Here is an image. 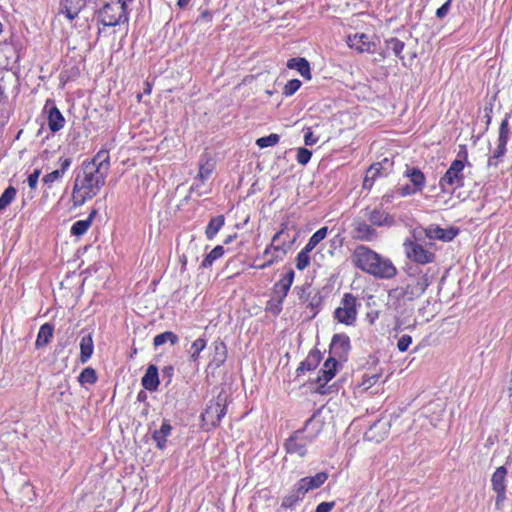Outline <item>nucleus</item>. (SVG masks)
<instances>
[{"label": "nucleus", "mask_w": 512, "mask_h": 512, "mask_svg": "<svg viewBox=\"0 0 512 512\" xmlns=\"http://www.w3.org/2000/svg\"><path fill=\"white\" fill-rule=\"evenodd\" d=\"M351 261L361 271L379 279H391L397 269L389 258H386L365 245L355 247Z\"/></svg>", "instance_id": "f257e3e1"}, {"label": "nucleus", "mask_w": 512, "mask_h": 512, "mask_svg": "<svg viewBox=\"0 0 512 512\" xmlns=\"http://www.w3.org/2000/svg\"><path fill=\"white\" fill-rule=\"evenodd\" d=\"M107 175L96 171L89 164H81L76 172L72 199L74 206H81L95 197L105 185Z\"/></svg>", "instance_id": "f03ea898"}, {"label": "nucleus", "mask_w": 512, "mask_h": 512, "mask_svg": "<svg viewBox=\"0 0 512 512\" xmlns=\"http://www.w3.org/2000/svg\"><path fill=\"white\" fill-rule=\"evenodd\" d=\"M464 167V161L461 159H455L451 163L439 181V186L444 193H451L464 185Z\"/></svg>", "instance_id": "7ed1b4c3"}, {"label": "nucleus", "mask_w": 512, "mask_h": 512, "mask_svg": "<svg viewBox=\"0 0 512 512\" xmlns=\"http://www.w3.org/2000/svg\"><path fill=\"white\" fill-rule=\"evenodd\" d=\"M98 21L108 27L117 26L128 21V14L119 3L107 2L95 11Z\"/></svg>", "instance_id": "20e7f679"}, {"label": "nucleus", "mask_w": 512, "mask_h": 512, "mask_svg": "<svg viewBox=\"0 0 512 512\" xmlns=\"http://www.w3.org/2000/svg\"><path fill=\"white\" fill-rule=\"evenodd\" d=\"M226 415V397L219 394L215 399L209 401L204 412L201 414L203 426L207 429L219 425L221 419Z\"/></svg>", "instance_id": "39448f33"}, {"label": "nucleus", "mask_w": 512, "mask_h": 512, "mask_svg": "<svg viewBox=\"0 0 512 512\" xmlns=\"http://www.w3.org/2000/svg\"><path fill=\"white\" fill-rule=\"evenodd\" d=\"M334 318L345 325H354L357 319V298L351 293H345L341 305L334 311Z\"/></svg>", "instance_id": "423d86ee"}, {"label": "nucleus", "mask_w": 512, "mask_h": 512, "mask_svg": "<svg viewBox=\"0 0 512 512\" xmlns=\"http://www.w3.org/2000/svg\"><path fill=\"white\" fill-rule=\"evenodd\" d=\"M305 428L295 431L284 443L287 454L303 458L307 454V446L310 445L315 436L304 434Z\"/></svg>", "instance_id": "0eeeda50"}, {"label": "nucleus", "mask_w": 512, "mask_h": 512, "mask_svg": "<svg viewBox=\"0 0 512 512\" xmlns=\"http://www.w3.org/2000/svg\"><path fill=\"white\" fill-rule=\"evenodd\" d=\"M429 285V277L427 274H424L414 279L411 283H408L405 287L394 289L393 293L394 296L398 299H406L408 301H412L420 297Z\"/></svg>", "instance_id": "6e6552de"}, {"label": "nucleus", "mask_w": 512, "mask_h": 512, "mask_svg": "<svg viewBox=\"0 0 512 512\" xmlns=\"http://www.w3.org/2000/svg\"><path fill=\"white\" fill-rule=\"evenodd\" d=\"M405 252L409 259L418 264H427L433 262L435 255L426 250L421 244L414 241H405Z\"/></svg>", "instance_id": "1a4fd4ad"}, {"label": "nucleus", "mask_w": 512, "mask_h": 512, "mask_svg": "<svg viewBox=\"0 0 512 512\" xmlns=\"http://www.w3.org/2000/svg\"><path fill=\"white\" fill-rule=\"evenodd\" d=\"M506 475L507 469L504 466H500L496 469L491 478L492 488L497 494L495 501L497 509H501L503 502L506 499Z\"/></svg>", "instance_id": "9d476101"}, {"label": "nucleus", "mask_w": 512, "mask_h": 512, "mask_svg": "<svg viewBox=\"0 0 512 512\" xmlns=\"http://www.w3.org/2000/svg\"><path fill=\"white\" fill-rule=\"evenodd\" d=\"M351 349L350 338L344 333L335 334L330 343V357L346 360Z\"/></svg>", "instance_id": "9b49d317"}, {"label": "nucleus", "mask_w": 512, "mask_h": 512, "mask_svg": "<svg viewBox=\"0 0 512 512\" xmlns=\"http://www.w3.org/2000/svg\"><path fill=\"white\" fill-rule=\"evenodd\" d=\"M352 226L353 239L371 242L377 238V231L363 219H354Z\"/></svg>", "instance_id": "f8f14e48"}, {"label": "nucleus", "mask_w": 512, "mask_h": 512, "mask_svg": "<svg viewBox=\"0 0 512 512\" xmlns=\"http://www.w3.org/2000/svg\"><path fill=\"white\" fill-rule=\"evenodd\" d=\"M328 479L326 472H319L315 476L301 478L295 485L298 494L304 496L310 490H314L323 485Z\"/></svg>", "instance_id": "ddd939ff"}, {"label": "nucleus", "mask_w": 512, "mask_h": 512, "mask_svg": "<svg viewBox=\"0 0 512 512\" xmlns=\"http://www.w3.org/2000/svg\"><path fill=\"white\" fill-rule=\"evenodd\" d=\"M347 44L349 47L354 48L361 53H374L376 51L375 42L372 41L371 38L364 33L349 35L347 38Z\"/></svg>", "instance_id": "4468645a"}, {"label": "nucleus", "mask_w": 512, "mask_h": 512, "mask_svg": "<svg viewBox=\"0 0 512 512\" xmlns=\"http://www.w3.org/2000/svg\"><path fill=\"white\" fill-rule=\"evenodd\" d=\"M338 367V360H336L334 357H329L324 365L323 368L320 370L321 375L318 376L317 382L319 383V386L317 387V391L321 394H325V384H327L336 374Z\"/></svg>", "instance_id": "2eb2a0df"}, {"label": "nucleus", "mask_w": 512, "mask_h": 512, "mask_svg": "<svg viewBox=\"0 0 512 512\" xmlns=\"http://www.w3.org/2000/svg\"><path fill=\"white\" fill-rule=\"evenodd\" d=\"M288 228V224H282V228L279 232H277L271 241V249H272V255H280V260L283 259V257L287 254V252L291 249L292 245L294 244L296 237L294 236L292 240L287 243L286 241H280L282 237L285 235V229Z\"/></svg>", "instance_id": "dca6fc26"}, {"label": "nucleus", "mask_w": 512, "mask_h": 512, "mask_svg": "<svg viewBox=\"0 0 512 512\" xmlns=\"http://www.w3.org/2000/svg\"><path fill=\"white\" fill-rule=\"evenodd\" d=\"M364 215L371 223V225H375L378 227H391L395 224V219L389 213L384 212L381 209H369L366 208L364 210Z\"/></svg>", "instance_id": "f3484780"}, {"label": "nucleus", "mask_w": 512, "mask_h": 512, "mask_svg": "<svg viewBox=\"0 0 512 512\" xmlns=\"http://www.w3.org/2000/svg\"><path fill=\"white\" fill-rule=\"evenodd\" d=\"M82 164H89L93 169L105 175H108L110 170V155L106 149L99 150L91 160H86Z\"/></svg>", "instance_id": "a211bd4d"}, {"label": "nucleus", "mask_w": 512, "mask_h": 512, "mask_svg": "<svg viewBox=\"0 0 512 512\" xmlns=\"http://www.w3.org/2000/svg\"><path fill=\"white\" fill-rule=\"evenodd\" d=\"M458 234V230L454 228L443 229L436 225H430L425 229V235L427 238L433 240H442L445 242L453 240Z\"/></svg>", "instance_id": "6ab92c4d"}, {"label": "nucleus", "mask_w": 512, "mask_h": 512, "mask_svg": "<svg viewBox=\"0 0 512 512\" xmlns=\"http://www.w3.org/2000/svg\"><path fill=\"white\" fill-rule=\"evenodd\" d=\"M294 271L290 270L287 272L273 287V294L272 296H275L279 298V300H283L286 298L291 285L294 280Z\"/></svg>", "instance_id": "aec40b11"}, {"label": "nucleus", "mask_w": 512, "mask_h": 512, "mask_svg": "<svg viewBox=\"0 0 512 512\" xmlns=\"http://www.w3.org/2000/svg\"><path fill=\"white\" fill-rule=\"evenodd\" d=\"M86 4L87 0H60L61 11L69 20L75 19Z\"/></svg>", "instance_id": "412c9836"}, {"label": "nucleus", "mask_w": 512, "mask_h": 512, "mask_svg": "<svg viewBox=\"0 0 512 512\" xmlns=\"http://www.w3.org/2000/svg\"><path fill=\"white\" fill-rule=\"evenodd\" d=\"M159 383L158 368L156 365L150 364L141 379V384L148 391H156Z\"/></svg>", "instance_id": "4be33fe9"}, {"label": "nucleus", "mask_w": 512, "mask_h": 512, "mask_svg": "<svg viewBox=\"0 0 512 512\" xmlns=\"http://www.w3.org/2000/svg\"><path fill=\"white\" fill-rule=\"evenodd\" d=\"M214 353L209 366L214 368L221 367L227 359V347L226 344L221 340L213 342Z\"/></svg>", "instance_id": "5701e85b"}, {"label": "nucleus", "mask_w": 512, "mask_h": 512, "mask_svg": "<svg viewBox=\"0 0 512 512\" xmlns=\"http://www.w3.org/2000/svg\"><path fill=\"white\" fill-rule=\"evenodd\" d=\"M322 355L319 350H311L304 361L300 363V366L297 368L298 375L300 373H303L305 371H310L315 369L320 361H321Z\"/></svg>", "instance_id": "b1692460"}, {"label": "nucleus", "mask_w": 512, "mask_h": 512, "mask_svg": "<svg viewBox=\"0 0 512 512\" xmlns=\"http://www.w3.org/2000/svg\"><path fill=\"white\" fill-rule=\"evenodd\" d=\"M287 67L289 69H296L306 80L311 79L310 64L305 58H291L287 62Z\"/></svg>", "instance_id": "393cba45"}, {"label": "nucleus", "mask_w": 512, "mask_h": 512, "mask_svg": "<svg viewBox=\"0 0 512 512\" xmlns=\"http://www.w3.org/2000/svg\"><path fill=\"white\" fill-rule=\"evenodd\" d=\"M65 119L59 109L52 106L48 112V126L52 132H57L63 128Z\"/></svg>", "instance_id": "a878e982"}, {"label": "nucleus", "mask_w": 512, "mask_h": 512, "mask_svg": "<svg viewBox=\"0 0 512 512\" xmlns=\"http://www.w3.org/2000/svg\"><path fill=\"white\" fill-rule=\"evenodd\" d=\"M172 426L164 421L160 429L155 430L152 434L153 440L156 442L157 448L163 450L166 446V438L171 434Z\"/></svg>", "instance_id": "bb28decb"}, {"label": "nucleus", "mask_w": 512, "mask_h": 512, "mask_svg": "<svg viewBox=\"0 0 512 512\" xmlns=\"http://www.w3.org/2000/svg\"><path fill=\"white\" fill-rule=\"evenodd\" d=\"M54 326L50 323H44L38 332L35 342L36 348H41L48 345L53 337Z\"/></svg>", "instance_id": "cd10ccee"}, {"label": "nucleus", "mask_w": 512, "mask_h": 512, "mask_svg": "<svg viewBox=\"0 0 512 512\" xmlns=\"http://www.w3.org/2000/svg\"><path fill=\"white\" fill-rule=\"evenodd\" d=\"M60 161H61V163H60L59 169H56V170L52 171L51 173L46 174L43 177L44 184L50 185L54 181L60 179L65 174V172L69 169V167L72 163L70 158L60 159Z\"/></svg>", "instance_id": "c85d7f7f"}, {"label": "nucleus", "mask_w": 512, "mask_h": 512, "mask_svg": "<svg viewBox=\"0 0 512 512\" xmlns=\"http://www.w3.org/2000/svg\"><path fill=\"white\" fill-rule=\"evenodd\" d=\"M405 175L410 179L413 187L418 191H422L425 186V176L423 172L416 167L408 168L405 172Z\"/></svg>", "instance_id": "c756f323"}, {"label": "nucleus", "mask_w": 512, "mask_h": 512, "mask_svg": "<svg viewBox=\"0 0 512 512\" xmlns=\"http://www.w3.org/2000/svg\"><path fill=\"white\" fill-rule=\"evenodd\" d=\"M94 350L93 339L90 334L82 337L80 341V361L86 363L92 356Z\"/></svg>", "instance_id": "7c9ffc66"}, {"label": "nucleus", "mask_w": 512, "mask_h": 512, "mask_svg": "<svg viewBox=\"0 0 512 512\" xmlns=\"http://www.w3.org/2000/svg\"><path fill=\"white\" fill-rule=\"evenodd\" d=\"M225 223V217L223 215H218L210 219L208 225L205 229V235L207 239L212 240L220 231Z\"/></svg>", "instance_id": "2f4dec72"}, {"label": "nucleus", "mask_w": 512, "mask_h": 512, "mask_svg": "<svg viewBox=\"0 0 512 512\" xmlns=\"http://www.w3.org/2000/svg\"><path fill=\"white\" fill-rule=\"evenodd\" d=\"M96 213V210H93L87 219L76 221L71 227V234L75 236H82L85 234L91 226Z\"/></svg>", "instance_id": "473e14b6"}, {"label": "nucleus", "mask_w": 512, "mask_h": 512, "mask_svg": "<svg viewBox=\"0 0 512 512\" xmlns=\"http://www.w3.org/2000/svg\"><path fill=\"white\" fill-rule=\"evenodd\" d=\"M215 168V163L213 160L208 159L206 157H201L199 162V173H198V179H200L202 182L207 180L211 173L213 172Z\"/></svg>", "instance_id": "72a5a7b5"}, {"label": "nucleus", "mask_w": 512, "mask_h": 512, "mask_svg": "<svg viewBox=\"0 0 512 512\" xmlns=\"http://www.w3.org/2000/svg\"><path fill=\"white\" fill-rule=\"evenodd\" d=\"M224 247L222 245H217L214 247L210 253H208L201 263L202 268H209L213 265V263L221 258L224 255Z\"/></svg>", "instance_id": "f704fd0d"}, {"label": "nucleus", "mask_w": 512, "mask_h": 512, "mask_svg": "<svg viewBox=\"0 0 512 512\" xmlns=\"http://www.w3.org/2000/svg\"><path fill=\"white\" fill-rule=\"evenodd\" d=\"M386 50L391 51L397 58L403 60L402 51L405 47V43L398 38H390L385 41Z\"/></svg>", "instance_id": "c9c22d12"}, {"label": "nucleus", "mask_w": 512, "mask_h": 512, "mask_svg": "<svg viewBox=\"0 0 512 512\" xmlns=\"http://www.w3.org/2000/svg\"><path fill=\"white\" fill-rule=\"evenodd\" d=\"M328 228L322 227L318 229L308 240V243L304 247L306 251H312L325 237L327 236Z\"/></svg>", "instance_id": "e433bc0d"}, {"label": "nucleus", "mask_w": 512, "mask_h": 512, "mask_svg": "<svg viewBox=\"0 0 512 512\" xmlns=\"http://www.w3.org/2000/svg\"><path fill=\"white\" fill-rule=\"evenodd\" d=\"M206 344L207 342L204 338H198L192 343L190 349L188 350L191 361H198L200 353L206 348Z\"/></svg>", "instance_id": "4c0bfd02"}, {"label": "nucleus", "mask_w": 512, "mask_h": 512, "mask_svg": "<svg viewBox=\"0 0 512 512\" xmlns=\"http://www.w3.org/2000/svg\"><path fill=\"white\" fill-rule=\"evenodd\" d=\"M166 342H170L171 345L178 343V336L172 331H165L164 333L158 334L153 339L155 347L161 346Z\"/></svg>", "instance_id": "58836bf2"}, {"label": "nucleus", "mask_w": 512, "mask_h": 512, "mask_svg": "<svg viewBox=\"0 0 512 512\" xmlns=\"http://www.w3.org/2000/svg\"><path fill=\"white\" fill-rule=\"evenodd\" d=\"M80 384H94L97 381L96 371L91 367H86L82 370L78 377Z\"/></svg>", "instance_id": "ea45409f"}, {"label": "nucleus", "mask_w": 512, "mask_h": 512, "mask_svg": "<svg viewBox=\"0 0 512 512\" xmlns=\"http://www.w3.org/2000/svg\"><path fill=\"white\" fill-rule=\"evenodd\" d=\"M16 193L17 191L13 186H9L4 190L0 196V211L5 209L14 200Z\"/></svg>", "instance_id": "a19ab883"}, {"label": "nucleus", "mask_w": 512, "mask_h": 512, "mask_svg": "<svg viewBox=\"0 0 512 512\" xmlns=\"http://www.w3.org/2000/svg\"><path fill=\"white\" fill-rule=\"evenodd\" d=\"M509 114H506L499 127L498 142L507 144L510 137V129L508 124Z\"/></svg>", "instance_id": "79ce46f5"}, {"label": "nucleus", "mask_w": 512, "mask_h": 512, "mask_svg": "<svg viewBox=\"0 0 512 512\" xmlns=\"http://www.w3.org/2000/svg\"><path fill=\"white\" fill-rule=\"evenodd\" d=\"M310 251H306L305 248H303L296 257V268L300 271L307 268L310 264Z\"/></svg>", "instance_id": "37998d69"}, {"label": "nucleus", "mask_w": 512, "mask_h": 512, "mask_svg": "<svg viewBox=\"0 0 512 512\" xmlns=\"http://www.w3.org/2000/svg\"><path fill=\"white\" fill-rule=\"evenodd\" d=\"M279 139L280 137L278 134L272 133L268 136L258 138L256 140V144L260 148H266L277 144L279 142Z\"/></svg>", "instance_id": "c03bdc74"}, {"label": "nucleus", "mask_w": 512, "mask_h": 512, "mask_svg": "<svg viewBox=\"0 0 512 512\" xmlns=\"http://www.w3.org/2000/svg\"><path fill=\"white\" fill-rule=\"evenodd\" d=\"M307 303H308L307 307H309L311 309L312 317H314L318 313L319 308L322 304V296L320 295L319 292H316V293H314V295L310 296Z\"/></svg>", "instance_id": "a18cd8bd"}, {"label": "nucleus", "mask_w": 512, "mask_h": 512, "mask_svg": "<svg viewBox=\"0 0 512 512\" xmlns=\"http://www.w3.org/2000/svg\"><path fill=\"white\" fill-rule=\"evenodd\" d=\"M283 302V300H279V298L272 296L267 302L266 310L270 311L274 316H277L282 311Z\"/></svg>", "instance_id": "49530a36"}, {"label": "nucleus", "mask_w": 512, "mask_h": 512, "mask_svg": "<svg viewBox=\"0 0 512 512\" xmlns=\"http://www.w3.org/2000/svg\"><path fill=\"white\" fill-rule=\"evenodd\" d=\"M506 145L504 143L498 142V146L494 152V154L488 159V166H497L498 159L502 157L506 152Z\"/></svg>", "instance_id": "de8ad7c7"}, {"label": "nucleus", "mask_w": 512, "mask_h": 512, "mask_svg": "<svg viewBox=\"0 0 512 512\" xmlns=\"http://www.w3.org/2000/svg\"><path fill=\"white\" fill-rule=\"evenodd\" d=\"M301 87V81L292 79L284 86L283 94L285 96H292Z\"/></svg>", "instance_id": "09e8293b"}, {"label": "nucleus", "mask_w": 512, "mask_h": 512, "mask_svg": "<svg viewBox=\"0 0 512 512\" xmlns=\"http://www.w3.org/2000/svg\"><path fill=\"white\" fill-rule=\"evenodd\" d=\"M312 157V152L307 148L300 147L297 150V162L301 165H306Z\"/></svg>", "instance_id": "8fccbe9b"}, {"label": "nucleus", "mask_w": 512, "mask_h": 512, "mask_svg": "<svg viewBox=\"0 0 512 512\" xmlns=\"http://www.w3.org/2000/svg\"><path fill=\"white\" fill-rule=\"evenodd\" d=\"M302 497L303 496L297 492L295 494L288 495L283 498L281 506L284 508H292Z\"/></svg>", "instance_id": "3c124183"}, {"label": "nucleus", "mask_w": 512, "mask_h": 512, "mask_svg": "<svg viewBox=\"0 0 512 512\" xmlns=\"http://www.w3.org/2000/svg\"><path fill=\"white\" fill-rule=\"evenodd\" d=\"M380 377L381 374L379 373H374L372 375L365 374L363 376L362 385L365 387V389H369L371 386L378 382Z\"/></svg>", "instance_id": "603ef678"}, {"label": "nucleus", "mask_w": 512, "mask_h": 512, "mask_svg": "<svg viewBox=\"0 0 512 512\" xmlns=\"http://www.w3.org/2000/svg\"><path fill=\"white\" fill-rule=\"evenodd\" d=\"M298 297L302 302H307L311 296V286L303 285L301 287H296Z\"/></svg>", "instance_id": "864d4df0"}, {"label": "nucleus", "mask_w": 512, "mask_h": 512, "mask_svg": "<svg viewBox=\"0 0 512 512\" xmlns=\"http://www.w3.org/2000/svg\"><path fill=\"white\" fill-rule=\"evenodd\" d=\"M411 343L412 337L410 335L405 334L398 340L397 347L399 351L405 352Z\"/></svg>", "instance_id": "5fc2aeb1"}, {"label": "nucleus", "mask_w": 512, "mask_h": 512, "mask_svg": "<svg viewBox=\"0 0 512 512\" xmlns=\"http://www.w3.org/2000/svg\"><path fill=\"white\" fill-rule=\"evenodd\" d=\"M380 169H381V163H374V164H372V165L368 168V170H367V172H366V176H367L368 178H370V180H371L372 182H374V180L376 179V177H377V176L379 175V173H380Z\"/></svg>", "instance_id": "6e6d98bb"}, {"label": "nucleus", "mask_w": 512, "mask_h": 512, "mask_svg": "<svg viewBox=\"0 0 512 512\" xmlns=\"http://www.w3.org/2000/svg\"><path fill=\"white\" fill-rule=\"evenodd\" d=\"M452 0H447L441 7L436 11V17L443 19L450 11Z\"/></svg>", "instance_id": "4d7b16f0"}, {"label": "nucleus", "mask_w": 512, "mask_h": 512, "mask_svg": "<svg viewBox=\"0 0 512 512\" xmlns=\"http://www.w3.org/2000/svg\"><path fill=\"white\" fill-rule=\"evenodd\" d=\"M69 390V385L65 381L64 383H60L56 387L55 395H57V400L62 401L65 393Z\"/></svg>", "instance_id": "13d9d810"}, {"label": "nucleus", "mask_w": 512, "mask_h": 512, "mask_svg": "<svg viewBox=\"0 0 512 512\" xmlns=\"http://www.w3.org/2000/svg\"><path fill=\"white\" fill-rule=\"evenodd\" d=\"M39 176H40V170L36 169L34 170L33 173H31L28 178H27V182H28V186L31 188V189H35L36 186H37V183H38V179H39Z\"/></svg>", "instance_id": "bf43d9fd"}, {"label": "nucleus", "mask_w": 512, "mask_h": 512, "mask_svg": "<svg viewBox=\"0 0 512 512\" xmlns=\"http://www.w3.org/2000/svg\"><path fill=\"white\" fill-rule=\"evenodd\" d=\"M317 141H318V137L314 136L312 130L310 128H308L304 135L305 145L312 146L315 143H317Z\"/></svg>", "instance_id": "052dcab7"}, {"label": "nucleus", "mask_w": 512, "mask_h": 512, "mask_svg": "<svg viewBox=\"0 0 512 512\" xmlns=\"http://www.w3.org/2000/svg\"><path fill=\"white\" fill-rule=\"evenodd\" d=\"M335 506V502H321L314 512H330Z\"/></svg>", "instance_id": "680f3d73"}, {"label": "nucleus", "mask_w": 512, "mask_h": 512, "mask_svg": "<svg viewBox=\"0 0 512 512\" xmlns=\"http://www.w3.org/2000/svg\"><path fill=\"white\" fill-rule=\"evenodd\" d=\"M173 373H174V369L172 366H165L163 369H162V377L165 379H167V384L170 383L171 381V378L173 376Z\"/></svg>", "instance_id": "e2e57ef3"}, {"label": "nucleus", "mask_w": 512, "mask_h": 512, "mask_svg": "<svg viewBox=\"0 0 512 512\" xmlns=\"http://www.w3.org/2000/svg\"><path fill=\"white\" fill-rule=\"evenodd\" d=\"M418 192L414 187H410L409 185H405L399 189V193L401 196H409Z\"/></svg>", "instance_id": "0e129e2a"}, {"label": "nucleus", "mask_w": 512, "mask_h": 512, "mask_svg": "<svg viewBox=\"0 0 512 512\" xmlns=\"http://www.w3.org/2000/svg\"><path fill=\"white\" fill-rule=\"evenodd\" d=\"M280 261V255H272L265 263L256 266L258 269H265L266 267L271 266L274 262Z\"/></svg>", "instance_id": "69168bd1"}, {"label": "nucleus", "mask_w": 512, "mask_h": 512, "mask_svg": "<svg viewBox=\"0 0 512 512\" xmlns=\"http://www.w3.org/2000/svg\"><path fill=\"white\" fill-rule=\"evenodd\" d=\"M211 18H212V14L208 10H204V11L201 12V14L197 18L196 22L210 21Z\"/></svg>", "instance_id": "338daca9"}, {"label": "nucleus", "mask_w": 512, "mask_h": 512, "mask_svg": "<svg viewBox=\"0 0 512 512\" xmlns=\"http://www.w3.org/2000/svg\"><path fill=\"white\" fill-rule=\"evenodd\" d=\"M372 185H373V182L370 180V178L365 176L364 181H363V187L365 189H370L372 187Z\"/></svg>", "instance_id": "774afa93"}]
</instances>
